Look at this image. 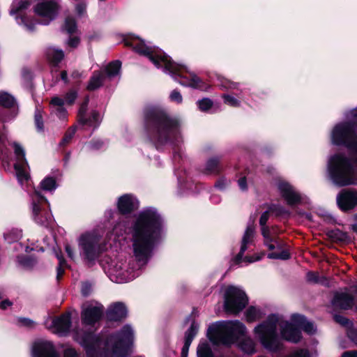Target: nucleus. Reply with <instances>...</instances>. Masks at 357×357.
I'll return each instance as SVG.
<instances>
[{"label": "nucleus", "mask_w": 357, "mask_h": 357, "mask_svg": "<svg viewBox=\"0 0 357 357\" xmlns=\"http://www.w3.org/2000/svg\"><path fill=\"white\" fill-rule=\"evenodd\" d=\"M300 329L310 335L317 330L314 324L307 321L302 315L293 314L289 322L281 316L271 314L264 321L257 324L253 333L264 349L275 351L282 347L281 339L294 343L299 342L301 339Z\"/></svg>", "instance_id": "nucleus-1"}, {"label": "nucleus", "mask_w": 357, "mask_h": 357, "mask_svg": "<svg viewBox=\"0 0 357 357\" xmlns=\"http://www.w3.org/2000/svg\"><path fill=\"white\" fill-rule=\"evenodd\" d=\"M165 222L162 215L153 207L140 211L129 228L130 241L133 256L139 267L147 264L153 249L163 233Z\"/></svg>", "instance_id": "nucleus-2"}, {"label": "nucleus", "mask_w": 357, "mask_h": 357, "mask_svg": "<svg viewBox=\"0 0 357 357\" xmlns=\"http://www.w3.org/2000/svg\"><path fill=\"white\" fill-rule=\"evenodd\" d=\"M74 338L85 348L88 357H123L128 353L133 343L134 331L130 326L126 325L105 342L91 333L82 336L76 332Z\"/></svg>", "instance_id": "nucleus-3"}, {"label": "nucleus", "mask_w": 357, "mask_h": 357, "mask_svg": "<svg viewBox=\"0 0 357 357\" xmlns=\"http://www.w3.org/2000/svg\"><path fill=\"white\" fill-rule=\"evenodd\" d=\"M126 44L139 54L148 57L157 68H164V71L175 77V79L176 77H181L178 82L181 85L194 89H206L197 75L192 73H188L185 66L172 62L161 50L147 46L139 37L131 38L126 40Z\"/></svg>", "instance_id": "nucleus-4"}, {"label": "nucleus", "mask_w": 357, "mask_h": 357, "mask_svg": "<svg viewBox=\"0 0 357 357\" xmlns=\"http://www.w3.org/2000/svg\"><path fill=\"white\" fill-rule=\"evenodd\" d=\"M79 255L69 245L66 246V252L69 258L76 261L79 257L86 263L93 261L101 252L100 235L96 231L83 234L77 240Z\"/></svg>", "instance_id": "nucleus-5"}, {"label": "nucleus", "mask_w": 357, "mask_h": 357, "mask_svg": "<svg viewBox=\"0 0 357 357\" xmlns=\"http://www.w3.org/2000/svg\"><path fill=\"white\" fill-rule=\"evenodd\" d=\"M246 331L245 326L239 321H219L209 327L208 336L214 344H229Z\"/></svg>", "instance_id": "nucleus-6"}, {"label": "nucleus", "mask_w": 357, "mask_h": 357, "mask_svg": "<svg viewBox=\"0 0 357 357\" xmlns=\"http://www.w3.org/2000/svg\"><path fill=\"white\" fill-rule=\"evenodd\" d=\"M224 309L230 314H237L248 303V297L245 291L236 286H228L223 293Z\"/></svg>", "instance_id": "nucleus-7"}, {"label": "nucleus", "mask_w": 357, "mask_h": 357, "mask_svg": "<svg viewBox=\"0 0 357 357\" xmlns=\"http://www.w3.org/2000/svg\"><path fill=\"white\" fill-rule=\"evenodd\" d=\"M255 238V227L253 225H248L241 237L239 252L235 257V261L236 264H241L243 262L253 263L261 259L262 256L259 255L243 257V255L248 249V247L253 243Z\"/></svg>", "instance_id": "nucleus-8"}, {"label": "nucleus", "mask_w": 357, "mask_h": 357, "mask_svg": "<svg viewBox=\"0 0 357 357\" xmlns=\"http://www.w3.org/2000/svg\"><path fill=\"white\" fill-rule=\"evenodd\" d=\"M107 273L111 280L116 283H124L132 280L138 273L128 267L126 263L113 261L109 266Z\"/></svg>", "instance_id": "nucleus-9"}, {"label": "nucleus", "mask_w": 357, "mask_h": 357, "mask_svg": "<svg viewBox=\"0 0 357 357\" xmlns=\"http://www.w3.org/2000/svg\"><path fill=\"white\" fill-rule=\"evenodd\" d=\"M34 11L41 17V23L48 24L57 15L59 6L54 0H43L35 6Z\"/></svg>", "instance_id": "nucleus-10"}, {"label": "nucleus", "mask_w": 357, "mask_h": 357, "mask_svg": "<svg viewBox=\"0 0 357 357\" xmlns=\"http://www.w3.org/2000/svg\"><path fill=\"white\" fill-rule=\"evenodd\" d=\"M268 219V212L264 213L259 220L260 225L261 226V234L264 238V244L268 248L269 250L280 249L281 243L277 237V231L275 229H269L265 226Z\"/></svg>", "instance_id": "nucleus-11"}, {"label": "nucleus", "mask_w": 357, "mask_h": 357, "mask_svg": "<svg viewBox=\"0 0 357 357\" xmlns=\"http://www.w3.org/2000/svg\"><path fill=\"white\" fill-rule=\"evenodd\" d=\"M179 121L176 119L164 118L159 129V137L162 141L173 142L178 136Z\"/></svg>", "instance_id": "nucleus-12"}, {"label": "nucleus", "mask_w": 357, "mask_h": 357, "mask_svg": "<svg viewBox=\"0 0 357 357\" xmlns=\"http://www.w3.org/2000/svg\"><path fill=\"white\" fill-rule=\"evenodd\" d=\"M103 307L97 303L84 304L82 307V319L85 325H91L96 322L102 316Z\"/></svg>", "instance_id": "nucleus-13"}, {"label": "nucleus", "mask_w": 357, "mask_h": 357, "mask_svg": "<svg viewBox=\"0 0 357 357\" xmlns=\"http://www.w3.org/2000/svg\"><path fill=\"white\" fill-rule=\"evenodd\" d=\"M32 357H59L52 343L45 340L36 341L31 350Z\"/></svg>", "instance_id": "nucleus-14"}, {"label": "nucleus", "mask_w": 357, "mask_h": 357, "mask_svg": "<svg viewBox=\"0 0 357 357\" xmlns=\"http://www.w3.org/2000/svg\"><path fill=\"white\" fill-rule=\"evenodd\" d=\"M337 203L342 211H349L357 206V190H344L337 197Z\"/></svg>", "instance_id": "nucleus-15"}, {"label": "nucleus", "mask_w": 357, "mask_h": 357, "mask_svg": "<svg viewBox=\"0 0 357 357\" xmlns=\"http://www.w3.org/2000/svg\"><path fill=\"white\" fill-rule=\"evenodd\" d=\"M277 187L288 204L293 205L300 202L301 196L299 193L285 181H279Z\"/></svg>", "instance_id": "nucleus-16"}, {"label": "nucleus", "mask_w": 357, "mask_h": 357, "mask_svg": "<svg viewBox=\"0 0 357 357\" xmlns=\"http://www.w3.org/2000/svg\"><path fill=\"white\" fill-rule=\"evenodd\" d=\"M117 206L121 213L127 214L138 208L139 202L134 195L126 194L119 198Z\"/></svg>", "instance_id": "nucleus-17"}, {"label": "nucleus", "mask_w": 357, "mask_h": 357, "mask_svg": "<svg viewBox=\"0 0 357 357\" xmlns=\"http://www.w3.org/2000/svg\"><path fill=\"white\" fill-rule=\"evenodd\" d=\"M29 6L30 3L26 0L13 1L10 10V14L15 18L17 24H24L26 26L23 13L29 7Z\"/></svg>", "instance_id": "nucleus-18"}, {"label": "nucleus", "mask_w": 357, "mask_h": 357, "mask_svg": "<svg viewBox=\"0 0 357 357\" xmlns=\"http://www.w3.org/2000/svg\"><path fill=\"white\" fill-rule=\"evenodd\" d=\"M333 305L337 308L343 310L351 308L354 305L357 310V301H354L346 291L337 293L333 300Z\"/></svg>", "instance_id": "nucleus-19"}, {"label": "nucleus", "mask_w": 357, "mask_h": 357, "mask_svg": "<svg viewBox=\"0 0 357 357\" xmlns=\"http://www.w3.org/2000/svg\"><path fill=\"white\" fill-rule=\"evenodd\" d=\"M70 326V318L69 313H66L60 317L54 319L52 321V329L55 333L60 335L66 334Z\"/></svg>", "instance_id": "nucleus-20"}, {"label": "nucleus", "mask_w": 357, "mask_h": 357, "mask_svg": "<svg viewBox=\"0 0 357 357\" xmlns=\"http://www.w3.org/2000/svg\"><path fill=\"white\" fill-rule=\"evenodd\" d=\"M32 212L33 218L38 224L45 225L47 222V218H43L42 215H40V208L38 204L36 203V201L39 202L40 199H43V197L40 195V192L35 190L32 195Z\"/></svg>", "instance_id": "nucleus-21"}, {"label": "nucleus", "mask_w": 357, "mask_h": 357, "mask_svg": "<svg viewBox=\"0 0 357 357\" xmlns=\"http://www.w3.org/2000/svg\"><path fill=\"white\" fill-rule=\"evenodd\" d=\"M127 309L122 303H116L111 305L107 312V317L110 320H119L126 317Z\"/></svg>", "instance_id": "nucleus-22"}, {"label": "nucleus", "mask_w": 357, "mask_h": 357, "mask_svg": "<svg viewBox=\"0 0 357 357\" xmlns=\"http://www.w3.org/2000/svg\"><path fill=\"white\" fill-rule=\"evenodd\" d=\"M199 329V325L195 322L192 323L190 328L186 331L185 336V343L181 351V357H188V352L191 342L196 335Z\"/></svg>", "instance_id": "nucleus-23"}, {"label": "nucleus", "mask_w": 357, "mask_h": 357, "mask_svg": "<svg viewBox=\"0 0 357 357\" xmlns=\"http://www.w3.org/2000/svg\"><path fill=\"white\" fill-rule=\"evenodd\" d=\"M66 103V99L63 100L60 97L55 96L52 98L50 105L54 112L56 113L59 119H65L66 116V109L64 105Z\"/></svg>", "instance_id": "nucleus-24"}, {"label": "nucleus", "mask_w": 357, "mask_h": 357, "mask_svg": "<svg viewBox=\"0 0 357 357\" xmlns=\"http://www.w3.org/2000/svg\"><path fill=\"white\" fill-rule=\"evenodd\" d=\"M263 310L256 306H250L245 312V317L248 322H254L259 320L264 316Z\"/></svg>", "instance_id": "nucleus-25"}, {"label": "nucleus", "mask_w": 357, "mask_h": 357, "mask_svg": "<svg viewBox=\"0 0 357 357\" xmlns=\"http://www.w3.org/2000/svg\"><path fill=\"white\" fill-rule=\"evenodd\" d=\"M85 107L82 106L79 111L80 121L83 124H88L90 126H97L101 121L100 114L97 112H93L91 114L90 118L89 119H86L83 116V113L85 112Z\"/></svg>", "instance_id": "nucleus-26"}, {"label": "nucleus", "mask_w": 357, "mask_h": 357, "mask_svg": "<svg viewBox=\"0 0 357 357\" xmlns=\"http://www.w3.org/2000/svg\"><path fill=\"white\" fill-rule=\"evenodd\" d=\"M22 162L23 164H15L16 176L21 185H24L29 179V174L26 169V161Z\"/></svg>", "instance_id": "nucleus-27"}, {"label": "nucleus", "mask_w": 357, "mask_h": 357, "mask_svg": "<svg viewBox=\"0 0 357 357\" xmlns=\"http://www.w3.org/2000/svg\"><path fill=\"white\" fill-rule=\"evenodd\" d=\"M121 66V63L119 61H115L109 63L105 69V73H104L106 79L110 80L118 77L120 75Z\"/></svg>", "instance_id": "nucleus-28"}, {"label": "nucleus", "mask_w": 357, "mask_h": 357, "mask_svg": "<svg viewBox=\"0 0 357 357\" xmlns=\"http://www.w3.org/2000/svg\"><path fill=\"white\" fill-rule=\"evenodd\" d=\"M106 80L104 73L97 72L93 74L88 84V89L95 90L100 87Z\"/></svg>", "instance_id": "nucleus-29"}, {"label": "nucleus", "mask_w": 357, "mask_h": 357, "mask_svg": "<svg viewBox=\"0 0 357 357\" xmlns=\"http://www.w3.org/2000/svg\"><path fill=\"white\" fill-rule=\"evenodd\" d=\"M238 347L245 353L251 354L256 351V344L254 340L250 337H244L238 343Z\"/></svg>", "instance_id": "nucleus-30"}, {"label": "nucleus", "mask_w": 357, "mask_h": 357, "mask_svg": "<svg viewBox=\"0 0 357 357\" xmlns=\"http://www.w3.org/2000/svg\"><path fill=\"white\" fill-rule=\"evenodd\" d=\"M47 56L49 60L56 63L63 59L64 54L61 50L54 47H50L47 50Z\"/></svg>", "instance_id": "nucleus-31"}, {"label": "nucleus", "mask_w": 357, "mask_h": 357, "mask_svg": "<svg viewBox=\"0 0 357 357\" xmlns=\"http://www.w3.org/2000/svg\"><path fill=\"white\" fill-rule=\"evenodd\" d=\"M22 237V231L18 229H12L4 234L5 241L8 243L18 241Z\"/></svg>", "instance_id": "nucleus-32"}, {"label": "nucleus", "mask_w": 357, "mask_h": 357, "mask_svg": "<svg viewBox=\"0 0 357 357\" xmlns=\"http://www.w3.org/2000/svg\"><path fill=\"white\" fill-rule=\"evenodd\" d=\"M197 353L198 357H211L212 354L209 344L206 341L199 344Z\"/></svg>", "instance_id": "nucleus-33"}, {"label": "nucleus", "mask_w": 357, "mask_h": 357, "mask_svg": "<svg viewBox=\"0 0 357 357\" xmlns=\"http://www.w3.org/2000/svg\"><path fill=\"white\" fill-rule=\"evenodd\" d=\"M40 186L44 190H54L56 188V181L52 177H46L41 181Z\"/></svg>", "instance_id": "nucleus-34"}, {"label": "nucleus", "mask_w": 357, "mask_h": 357, "mask_svg": "<svg viewBox=\"0 0 357 357\" xmlns=\"http://www.w3.org/2000/svg\"><path fill=\"white\" fill-rule=\"evenodd\" d=\"M15 103L13 96L7 93L0 92V105L5 107H10Z\"/></svg>", "instance_id": "nucleus-35"}, {"label": "nucleus", "mask_w": 357, "mask_h": 357, "mask_svg": "<svg viewBox=\"0 0 357 357\" xmlns=\"http://www.w3.org/2000/svg\"><path fill=\"white\" fill-rule=\"evenodd\" d=\"M13 146L14 148V152L17 157L18 162L17 163H20L21 162H26L25 159V151L23 147L17 142H13Z\"/></svg>", "instance_id": "nucleus-36"}, {"label": "nucleus", "mask_w": 357, "mask_h": 357, "mask_svg": "<svg viewBox=\"0 0 357 357\" xmlns=\"http://www.w3.org/2000/svg\"><path fill=\"white\" fill-rule=\"evenodd\" d=\"M63 29L68 32V33H74L76 31L77 26L75 21L72 17H67L65 20V23L63 25Z\"/></svg>", "instance_id": "nucleus-37"}, {"label": "nucleus", "mask_w": 357, "mask_h": 357, "mask_svg": "<svg viewBox=\"0 0 357 357\" xmlns=\"http://www.w3.org/2000/svg\"><path fill=\"white\" fill-rule=\"evenodd\" d=\"M199 109L202 112H206L213 106V102L209 98H203L197 101Z\"/></svg>", "instance_id": "nucleus-38"}, {"label": "nucleus", "mask_w": 357, "mask_h": 357, "mask_svg": "<svg viewBox=\"0 0 357 357\" xmlns=\"http://www.w3.org/2000/svg\"><path fill=\"white\" fill-rule=\"evenodd\" d=\"M222 98L224 99L225 103L231 107L240 106V101L234 96L229 95H224Z\"/></svg>", "instance_id": "nucleus-39"}, {"label": "nucleus", "mask_w": 357, "mask_h": 357, "mask_svg": "<svg viewBox=\"0 0 357 357\" xmlns=\"http://www.w3.org/2000/svg\"><path fill=\"white\" fill-rule=\"evenodd\" d=\"M219 160L217 158H211L208 160L206 168L208 172H215L218 169Z\"/></svg>", "instance_id": "nucleus-40"}, {"label": "nucleus", "mask_w": 357, "mask_h": 357, "mask_svg": "<svg viewBox=\"0 0 357 357\" xmlns=\"http://www.w3.org/2000/svg\"><path fill=\"white\" fill-rule=\"evenodd\" d=\"M269 259H287L289 257V254L287 250H282L280 252H272L268 255Z\"/></svg>", "instance_id": "nucleus-41"}, {"label": "nucleus", "mask_w": 357, "mask_h": 357, "mask_svg": "<svg viewBox=\"0 0 357 357\" xmlns=\"http://www.w3.org/2000/svg\"><path fill=\"white\" fill-rule=\"evenodd\" d=\"M35 123L38 131H43V122L42 116L39 112H37L35 115Z\"/></svg>", "instance_id": "nucleus-42"}, {"label": "nucleus", "mask_w": 357, "mask_h": 357, "mask_svg": "<svg viewBox=\"0 0 357 357\" xmlns=\"http://www.w3.org/2000/svg\"><path fill=\"white\" fill-rule=\"evenodd\" d=\"M169 97L172 101L176 102V103H181L183 100L181 94L176 90L170 93Z\"/></svg>", "instance_id": "nucleus-43"}, {"label": "nucleus", "mask_w": 357, "mask_h": 357, "mask_svg": "<svg viewBox=\"0 0 357 357\" xmlns=\"http://www.w3.org/2000/svg\"><path fill=\"white\" fill-rule=\"evenodd\" d=\"M77 98V93L75 91H70L66 94L65 99L66 103L68 105H71L74 102L75 100Z\"/></svg>", "instance_id": "nucleus-44"}, {"label": "nucleus", "mask_w": 357, "mask_h": 357, "mask_svg": "<svg viewBox=\"0 0 357 357\" xmlns=\"http://www.w3.org/2000/svg\"><path fill=\"white\" fill-rule=\"evenodd\" d=\"M56 257L59 259V266L57 268V278H59L63 273L62 266L64 265L65 261H64L63 258L58 254H56Z\"/></svg>", "instance_id": "nucleus-45"}, {"label": "nucleus", "mask_w": 357, "mask_h": 357, "mask_svg": "<svg viewBox=\"0 0 357 357\" xmlns=\"http://www.w3.org/2000/svg\"><path fill=\"white\" fill-rule=\"evenodd\" d=\"M63 357H79V356L74 349L69 347L64 350Z\"/></svg>", "instance_id": "nucleus-46"}, {"label": "nucleus", "mask_w": 357, "mask_h": 357, "mask_svg": "<svg viewBox=\"0 0 357 357\" xmlns=\"http://www.w3.org/2000/svg\"><path fill=\"white\" fill-rule=\"evenodd\" d=\"M75 132V128H71L70 129H69L68 130V132H66V134L63 139L62 143H63V144L68 143L72 139Z\"/></svg>", "instance_id": "nucleus-47"}, {"label": "nucleus", "mask_w": 357, "mask_h": 357, "mask_svg": "<svg viewBox=\"0 0 357 357\" xmlns=\"http://www.w3.org/2000/svg\"><path fill=\"white\" fill-rule=\"evenodd\" d=\"M75 10L79 16L83 15L86 12V5L84 3H78L75 7Z\"/></svg>", "instance_id": "nucleus-48"}, {"label": "nucleus", "mask_w": 357, "mask_h": 357, "mask_svg": "<svg viewBox=\"0 0 357 357\" xmlns=\"http://www.w3.org/2000/svg\"><path fill=\"white\" fill-rule=\"evenodd\" d=\"M307 280L311 282H318V274L315 272H309L307 273Z\"/></svg>", "instance_id": "nucleus-49"}, {"label": "nucleus", "mask_w": 357, "mask_h": 357, "mask_svg": "<svg viewBox=\"0 0 357 357\" xmlns=\"http://www.w3.org/2000/svg\"><path fill=\"white\" fill-rule=\"evenodd\" d=\"M13 305V303L8 300V299H6V300H3L2 301L1 303H0V308L1 310H7L8 308H9L10 307H11Z\"/></svg>", "instance_id": "nucleus-50"}, {"label": "nucleus", "mask_w": 357, "mask_h": 357, "mask_svg": "<svg viewBox=\"0 0 357 357\" xmlns=\"http://www.w3.org/2000/svg\"><path fill=\"white\" fill-rule=\"evenodd\" d=\"M19 262L26 268H30L33 264L32 260L30 259H19Z\"/></svg>", "instance_id": "nucleus-51"}, {"label": "nucleus", "mask_w": 357, "mask_h": 357, "mask_svg": "<svg viewBox=\"0 0 357 357\" xmlns=\"http://www.w3.org/2000/svg\"><path fill=\"white\" fill-rule=\"evenodd\" d=\"M79 43V39L77 37L71 38L68 41V45L72 47H76Z\"/></svg>", "instance_id": "nucleus-52"}, {"label": "nucleus", "mask_w": 357, "mask_h": 357, "mask_svg": "<svg viewBox=\"0 0 357 357\" xmlns=\"http://www.w3.org/2000/svg\"><path fill=\"white\" fill-rule=\"evenodd\" d=\"M348 335L354 342L357 344V328L349 331Z\"/></svg>", "instance_id": "nucleus-53"}, {"label": "nucleus", "mask_w": 357, "mask_h": 357, "mask_svg": "<svg viewBox=\"0 0 357 357\" xmlns=\"http://www.w3.org/2000/svg\"><path fill=\"white\" fill-rule=\"evenodd\" d=\"M342 357H357V350L345 351L342 354Z\"/></svg>", "instance_id": "nucleus-54"}, {"label": "nucleus", "mask_w": 357, "mask_h": 357, "mask_svg": "<svg viewBox=\"0 0 357 357\" xmlns=\"http://www.w3.org/2000/svg\"><path fill=\"white\" fill-rule=\"evenodd\" d=\"M238 183L241 190H245L247 189L246 180L245 178H240Z\"/></svg>", "instance_id": "nucleus-55"}, {"label": "nucleus", "mask_w": 357, "mask_h": 357, "mask_svg": "<svg viewBox=\"0 0 357 357\" xmlns=\"http://www.w3.org/2000/svg\"><path fill=\"white\" fill-rule=\"evenodd\" d=\"M335 319L337 322H339L342 325H346L348 323V321L347 319L342 317L340 316H335Z\"/></svg>", "instance_id": "nucleus-56"}, {"label": "nucleus", "mask_w": 357, "mask_h": 357, "mask_svg": "<svg viewBox=\"0 0 357 357\" xmlns=\"http://www.w3.org/2000/svg\"><path fill=\"white\" fill-rule=\"evenodd\" d=\"M222 86L225 89H236L237 84L234 82H228V83L226 85H222Z\"/></svg>", "instance_id": "nucleus-57"}, {"label": "nucleus", "mask_w": 357, "mask_h": 357, "mask_svg": "<svg viewBox=\"0 0 357 357\" xmlns=\"http://www.w3.org/2000/svg\"><path fill=\"white\" fill-rule=\"evenodd\" d=\"M90 289V286L86 284H83L82 288V292L84 295H87L88 290Z\"/></svg>", "instance_id": "nucleus-58"}, {"label": "nucleus", "mask_w": 357, "mask_h": 357, "mask_svg": "<svg viewBox=\"0 0 357 357\" xmlns=\"http://www.w3.org/2000/svg\"><path fill=\"white\" fill-rule=\"evenodd\" d=\"M225 185L226 183H225L223 181H219L216 183L215 187L222 190L225 188Z\"/></svg>", "instance_id": "nucleus-59"}, {"label": "nucleus", "mask_w": 357, "mask_h": 357, "mask_svg": "<svg viewBox=\"0 0 357 357\" xmlns=\"http://www.w3.org/2000/svg\"><path fill=\"white\" fill-rule=\"evenodd\" d=\"M22 321V324L25 326H29L31 323V321L27 319H23Z\"/></svg>", "instance_id": "nucleus-60"}, {"label": "nucleus", "mask_w": 357, "mask_h": 357, "mask_svg": "<svg viewBox=\"0 0 357 357\" xmlns=\"http://www.w3.org/2000/svg\"><path fill=\"white\" fill-rule=\"evenodd\" d=\"M6 139V135L3 134L0 136V144H3L4 141Z\"/></svg>", "instance_id": "nucleus-61"}, {"label": "nucleus", "mask_w": 357, "mask_h": 357, "mask_svg": "<svg viewBox=\"0 0 357 357\" xmlns=\"http://www.w3.org/2000/svg\"><path fill=\"white\" fill-rule=\"evenodd\" d=\"M61 78H62V79H63V80H64V81H66V79H67V73H66V72L63 71V72L61 73Z\"/></svg>", "instance_id": "nucleus-62"}, {"label": "nucleus", "mask_w": 357, "mask_h": 357, "mask_svg": "<svg viewBox=\"0 0 357 357\" xmlns=\"http://www.w3.org/2000/svg\"><path fill=\"white\" fill-rule=\"evenodd\" d=\"M350 113H351V115L354 116H357V109H352L350 112Z\"/></svg>", "instance_id": "nucleus-63"}, {"label": "nucleus", "mask_w": 357, "mask_h": 357, "mask_svg": "<svg viewBox=\"0 0 357 357\" xmlns=\"http://www.w3.org/2000/svg\"><path fill=\"white\" fill-rule=\"evenodd\" d=\"M3 297V293L1 291H0V299Z\"/></svg>", "instance_id": "nucleus-64"}]
</instances>
